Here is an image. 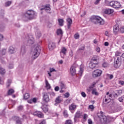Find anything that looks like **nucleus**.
Instances as JSON below:
<instances>
[{
	"instance_id": "nucleus-52",
	"label": "nucleus",
	"mask_w": 124,
	"mask_h": 124,
	"mask_svg": "<svg viewBox=\"0 0 124 124\" xmlns=\"http://www.w3.org/2000/svg\"><path fill=\"white\" fill-rule=\"evenodd\" d=\"M120 32L122 33H124V27H121L120 29Z\"/></svg>"
},
{
	"instance_id": "nucleus-62",
	"label": "nucleus",
	"mask_w": 124,
	"mask_h": 124,
	"mask_svg": "<svg viewBox=\"0 0 124 124\" xmlns=\"http://www.w3.org/2000/svg\"><path fill=\"white\" fill-rule=\"evenodd\" d=\"M46 124V121L43 120L40 124Z\"/></svg>"
},
{
	"instance_id": "nucleus-59",
	"label": "nucleus",
	"mask_w": 124,
	"mask_h": 124,
	"mask_svg": "<svg viewBox=\"0 0 124 124\" xmlns=\"http://www.w3.org/2000/svg\"><path fill=\"white\" fill-rule=\"evenodd\" d=\"M101 0H96L95 2H94V4L96 5V4H98V3H99V1H100Z\"/></svg>"
},
{
	"instance_id": "nucleus-54",
	"label": "nucleus",
	"mask_w": 124,
	"mask_h": 124,
	"mask_svg": "<svg viewBox=\"0 0 124 124\" xmlns=\"http://www.w3.org/2000/svg\"><path fill=\"white\" fill-rule=\"evenodd\" d=\"M81 95L82 96H83V97H86V96H87V94H86V93H85V92H82Z\"/></svg>"
},
{
	"instance_id": "nucleus-13",
	"label": "nucleus",
	"mask_w": 124,
	"mask_h": 124,
	"mask_svg": "<svg viewBox=\"0 0 124 124\" xmlns=\"http://www.w3.org/2000/svg\"><path fill=\"white\" fill-rule=\"evenodd\" d=\"M111 102V100H109L108 98L106 97V95L105 96L104 98L103 99V105H107V104H109Z\"/></svg>"
},
{
	"instance_id": "nucleus-51",
	"label": "nucleus",
	"mask_w": 124,
	"mask_h": 124,
	"mask_svg": "<svg viewBox=\"0 0 124 124\" xmlns=\"http://www.w3.org/2000/svg\"><path fill=\"white\" fill-rule=\"evenodd\" d=\"M32 102L34 103H36V102H37V98H33V99H32Z\"/></svg>"
},
{
	"instance_id": "nucleus-25",
	"label": "nucleus",
	"mask_w": 124,
	"mask_h": 124,
	"mask_svg": "<svg viewBox=\"0 0 124 124\" xmlns=\"http://www.w3.org/2000/svg\"><path fill=\"white\" fill-rule=\"evenodd\" d=\"M58 22L59 24V26L61 27H62L63 26V23H64V20L62 18L58 19Z\"/></svg>"
},
{
	"instance_id": "nucleus-48",
	"label": "nucleus",
	"mask_w": 124,
	"mask_h": 124,
	"mask_svg": "<svg viewBox=\"0 0 124 124\" xmlns=\"http://www.w3.org/2000/svg\"><path fill=\"white\" fill-rule=\"evenodd\" d=\"M69 95H70L69 93H66L64 94V96H65V97H66V98H68V97H69Z\"/></svg>"
},
{
	"instance_id": "nucleus-38",
	"label": "nucleus",
	"mask_w": 124,
	"mask_h": 124,
	"mask_svg": "<svg viewBox=\"0 0 124 124\" xmlns=\"http://www.w3.org/2000/svg\"><path fill=\"white\" fill-rule=\"evenodd\" d=\"M11 3H12V1H7L5 2V5L6 7L9 6L10 5V4H11Z\"/></svg>"
},
{
	"instance_id": "nucleus-9",
	"label": "nucleus",
	"mask_w": 124,
	"mask_h": 124,
	"mask_svg": "<svg viewBox=\"0 0 124 124\" xmlns=\"http://www.w3.org/2000/svg\"><path fill=\"white\" fill-rule=\"evenodd\" d=\"M81 118V112L80 111H78L75 115L74 118V123H76L78 121V119H80Z\"/></svg>"
},
{
	"instance_id": "nucleus-3",
	"label": "nucleus",
	"mask_w": 124,
	"mask_h": 124,
	"mask_svg": "<svg viewBox=\"0 0 124 124\" xmlns=\"http://www.w3.org/2000/svg\"><path fill=\"white\" fill-rule=\"evenodd\" d=\"M90 21L94 24H99V25H104V20L99 16H93L90 18Z\"/></svg>"
},
{
	"instance_id": "nucleus-41",
	"label": "nucleus",
	"mask_w": 124,
	"mask_h": 124,
	"mask_svg": "<svg viewBox=\"0 0 124 124\" xmlns=\"http://www.w3.org/2000/svg\"><path fill=\"white\" fill-rule=\"evenodd\" d=\"M24 109V107L23 106H19L17 108L18 111H22Z\"/></svg>"
},
{
	"instance_id": "nucleus-16",
	"label": "nucleus",
	"mask_w": 124,
	"mask_h": 124,
	"mask_svg": "<svg viewBox=\"0 0 124 124\" xmlns=\"http://www.w3.org/2000/svg\"><path fill=\"white\" fill-rule=\"evenodd\" d=\"M96 64H98V62H91L89 63V67L90 68L93 69V68H94V67H95V65H96Z\"/></svg>"
},
{
	"instance_id": "nucleus-53",
	"label": "nucleus",
	"mask_w": 124,
	"mask_h": 124,
	"mask_svg": "<svg viewBox=\"0 0 124 124\" xmlns=\"http://www.w3.org/2000/svg\"><path fill=\"white\" fill-rule=\"evenodd\" d=\"M94 86H93V85H92L91 86H90V87H89V92H90V91H92V90H93V88H94Z\"/></svg>"
},
{
	"instance_id": "nucleus-4",
	"label": "nucleus",
	"mask_w": 124,
	"mask_h": 124,
	"mask_svg": "<svg viewBox=\"0 0 124 124\" xmlns=\"http://www.w3.org/2000/svg\"><path fill=\"white\" fill-rule=\"evenodd\" d=\"M40 46H37L36 47H35L34 50L32 53L31 59L32 60H35V59H37L40 54Z\"/></svg>"
},
{
	"instance_id": "nucleus-15",
	"label": "nucleus",
	"mask_w": 124,
	"mask_h": 124,
	"mask_svg": "<svg viewBox=\"0 0 124 124\" xmlns=\"http://www.w3.org/2000/svg\"><path fill=\"white\" fill-rule=\"evenodd\" d=\"M70 72L72 76L76 74V69L74 66H72L70 69Z\"/></svg>"
},
{
	"instance_id": "nucleus-6",
	"label": "nucleus",
	"mask_w": 124,
	"mask_h": 124,
	"mask_svg": "<svg viewBox=\"0 0 124 124\" xmlns=\"http://www.w3.org/2000/svg\"><path fill=\"white\" fill-rule=\"evenodd\" d=\"M43 94V100L46 103H48L50 101V98H49V93L44 92Z\"/></svg>"
},
{
	"instance_id": "nucleus-1",
	"label": "nucleus",
	"mask_w": 124,
	"mask_h": 124,
	"mask_svg": "<svg viewBox=\"0 0 124 124\" xmlns=\"http://www.w3.org/2000/svg\"><path fill=\"white\" fill-rule=\"evenodd\" d=\"M35 12L32 10H29L27 11L23 16V20L25 22L29 21V20H32L34 19Z\"/></svg>"
},
{
	"instance_id": "nucleus-10",
	"label": "nucleus",
	"mask_w": 124,
	"mask_h": 124,
	"mask_svg": "<svg viewBox=\"0 0 124 124\" xmlns=\"http://www.w3.org/2000/svg\"><path fill=\"white\" fill-rule=\"evenodd\" d=\"M55 103L54 104L55 106H58V104L62 102V99L61 96H58L56 98L55 100Z\"/></svg>"
},
{
	"instance_id": "nucleus-63",
	"label": "nucleus",
	"mask_w": 124,
	"mask_h": 124,
	"mask_svg": "<svg viewBox=\"0 0 124 124\" xmlns=\"http://www.w3.org/2000/svg\"><path fill=\"white\" fill-rule=\"evenodd\" d=\"M88 124H93V121H92V119L88 120Z\"/></svg>"
},
{
	"instance_id": "nucleus-61",
	"label": "nucleus",
	"mask_w": 124,
	"mask_h": 124,
	"mask_svg": "<svg viewBox=\"0 0 124 124\" xmlns=\"http://www.w3.org/2000/svg\"><path fill=\"white\" fill-rule=\"evenodd\" d=\"M89 108L90 109H94V107H93V105H90Z\"/></svg>"
},
{
	"instance_id": "nucleus-8",
	"label": "nucleus",
	"mask_w": 124,
	"mask_h": 124,
	"mask_svg": "<svg viewBox=\"0 0 124 124\" xmlns=\"http://www.w3.org/2000/svg\"><path fill=\"white\" fill-rule=\"evenodd\" d=\"M100 121L101 124H108V123H110V120L109 119L106 117L105 115H102L100 117Z\"/></svg>"
},
{
	"instance_id": "nucleus-33",
	"label": "nucleus",
	"mask_w": 124,
	"mask_h": 124,
	"mask_svg": "<svg viewBox=\"0 0 124 124\" xmlns=\"http://www.w3.org/2000/svg\"><path fill=\"white\" fill-rule=\"evenodd\" d=\"M30 94L26 93L24 95V99H28V98H30Z\"/></svg>"
},
{
	"instance_id": "nucleus-55",
	"label": "nucleus",
	"mask_w": 124,
	"mask_h": 124,
	"mask_svg": "<svg viewBox=\"0 0 124 124\" xmlns=\"http://www.w3.org/2000/svg\"><path fill=\"white\" fill-rule=\"evenodd\" d=\"M8 67H9V68H10V69H12V68H13V67H14L13 64H10L9 65Z\"/></svg>"
},
{
	"instance_id": "nucleus-7",
	"label": "nucleus",
	"mask_w": 124,
	"mask_h": 124,
	"mask_svg": "<svg viewBox=\"0 0 124 124\" xmlns=\"http://www.w3.org/2000/svg\"><path fill=\"white\" fill-rule=\"evenodd\" d=\"M28 40H27V46H31V45H32L33 43H34V39L32 35H29L27 36Z\"/></svg>"
},
{
	"instance_id": "nucleus-56",
	"label": "nucleus",
	"mask_w": 124,
	"mask_h": 124,
	"mask_svg": "<svg viewBox=\"0 0 124 124\" xmlns=\"http://www.w3.org/2000/svg\"><path fill=\"white\" fill-rule=\"evenodd\" d=\"M60 55H61V58L63 59V58H64V56H65L66 54H64L63 53L60 52Z\"/></svg>"
},
{
	"instance_id": "nucleus-46",
	"label": "nucleus",
	"mask_w": 124,
	"mask_h": 124,
	"mask_svg": "<svg viewBox=\"0 0 124 124\" xmlns=\"http://www.w3.org/2000/svg\"><path fill=\"white\" fill-rule=\"evenodd\" d=\"M92 62H97V59L93 57L92 59Z\"/></svg>"
},
{
	"instance_id": "nucleus-44",
	"label": "nucleus",
	"mask_w": 124,
	"mask_h": 124,
	"mask_svg": "<svg viewBox=\"0 0 124 124\" xmlns=\"http://www.w3.org/2000/svg\"><path fill=\"white\" fill-rule=\"evenodd\" d=\"M115 4V1H111L109 2V6L111 7H114V4Z\"/></svg>"
},
{
	"instance_id": "nucleus-45",
	"label": "nucleus",
	"mask_w": 124,
	"mask_h": 124,
	"mask_svg": "<svg viewBox=\"0 0 124 124\" xmlns=\"http://www.w3.org/2000/svg\"><path fill=\"white\" fill-rule=\"evenodd\" d=\"M118 84L119 85H121V86H124V80H119V81H118Z\"/></svg>"
},
{
	"instance_id": "nucleus-31",
	"label": "nucleus",
	"mask_w": 124,
	"mask_h": 124,
	"mask_svg": "<svg viewBox=\"0 0 124 124\" xmlns=\"http://www.w3.org/2000/svg\"><path fill=\"white\" fill-rule=\"evenodd\" d=\"M4 73H5L4 69L0 65V74H4Z\"/></svg>"
},
{
	"instance_id": "nucleus-27",
	"label": "nucleus",
	"mask_w": 124,
	"mask_h": 124,
	"mask_svg": "<svg viewBox=\"0 0 124 124\" xmlns=\"http://www.w3.org/2000/svg\"><path fill=\"white\" fill-rule=\"evenodd\" d=\"M6 54V49H2L0 51V55H1L2 56H4Z\"/></svg>"
},
{
	"instance_id": "nucleus-17",
	"label": "nucleus",
	"mask_w": 124,
	"mask_h": 124,
	"mask_svg": "<svg viewBox=\"0 0 124 124\" xmlns=\"http://www.w3.org/2000/svg\"><path fill=\"white\" fill-rule=\"evenodd\" d=\"M114 12V10L112 9H106L104 11V13L105 14H112Z\"/></svg>"
},
{
	"instance_id": "nucleus-14",
	"label": "nucleus",
	"mask_w": 124,
	"mask_h": 124,
	"mask_svg": "<svg viewBox=\"0 0 124 124\" xmlns=\"http://www.w3.org/2000/svg\"><path fill=\"white\" fill-rule=\"evenodd\" d=\"M119 24H117L113 27V33L114 34H118V32H119Z\"/></svg>"
},
{
	"instance_id": "nucleus-35",
	"label": "nucleus",
	"mask_w": 124,
	"mask_h": 124,
	"mask_svg": "<svg viewBox=\"0 0 124 124\" xmlns=\"http://www.w3.org/2000/svg\"><path fill=\"white\" fill-rule=\"evenodd\" d=\"M19 117L18 116H14L12 117L11 120H12V121H16L17 120V119H19Z\"/></svg>"
},
{
	"instance_id": "nucleus-42",
	"label": "nucleus",
	"mask_w": 124,
	"mask_h": 124,
	"mask_svg": "<svg viewBox=\"0 0 124 124\" xmlns=\"http://www.w3.org/2000/svg\"><path fill=\"white\" fill-rule=\"evenodd\" d=\"M16 124H22V121H21V119L20 117L16 121Z\"/></svg>"
},
{
	"instance_id": "nucleus-26",
	"label": "nucleus",
	"mask_w": 124,
	"mask_h": 124,
	"mask_svg": "<svg viewBox=\"0 0 124 124\" xmlns=\"http://www.w3.org/2000/svg\"><path fill=\"white\" fill-rule=\"evenodd\" d=\"M66 51H67V49L65 47H62L60 53H62L64 55H66Z\"/></svg>"
},
{
	"instance_id": "nucleus-49",
	"label": "nucleus",
	"mask_w": 124,
	"mask_h": 124,
	"mask_svg": "<svg viewBox=\"0 0 124 124\" xmlns=\"http://www.w3.org/2000/svg\"><path fill=\"white\" fill-rule=\"evenodd\" d=\"M35 34L37 37H40L41 36V33L40 32H36Z\"/></svg>"
},
{
	"instance_id": "nucleus-60",
	"label": "nucleus",
	"mask_w": 124,
	"mask_h": 124,
	"mask_svg": "<svg viewBox=\"0 0 124 124\" xmlns=\"http://www.w3.org/2000/svg\"><path fill=\"white\" fill-rule=\"evenodd\" d=\"M87 118H88V115H87L86 114H84L83 116L84 120H86Z\"/></svg>"
},
{
	"instance_id": "nucleus-57",
	"label": "nucleus",
	"mask_w": 124,
	"mask_h": 124,
	"mask_svg": "<svg viewBox=\"0 0 124 124\" xmlns=\"http://www.w3.org/2000/svg\"><path fill=\"white\" fill-rule=\"evenodd\" d=\"M50 73L54 72V71H56V70L54 68H50Z\"/></svg>"
},
{
	"instance_id": "nucleus-37",
	"label": "nucleus",
	"mask_w": 124,
	"mask_h": 124,
	"mask_svg": "<svg viewBox=\"0 0 124 124\" xmlns=\"http://www.w3.org/2000/svg\"><path fill=\"white\" fill-rule=\"evenodd\" d=\"M60 86L61 89H64L65 88V85L64 84V83H63L62 81H61L60 82Z\"/></svg>"
},
{
	"instance_id": "nucleus-23",
	"label": "nucleus",
	"mask_w": 124,
	"mask_h": 124,
	"mask_svg": "<svg viewBox=\"0 0 124 124\" xmlns=\"http://www.w3.org/2000/svg\"><path fill=\"white\" fill-rule=\"evenodd\" d=\"M120 7L121 3L117 1H115L113 8H120Z\"/></svg>"
},
{
	"instance_id": "nucleus-58",
	"label": "nucleus",
	"mask_w": 124,
	"mask_h": 124,
	"mask_svg": "<svg viewBox=\"0 0 124 124\" xmlns=\"http://www.w3.org/2000/svg\"><path fill=\"white\" fill-rule=\"evenodd\" d=\"M50 95H51V96H55V95H56V93L54 92H51L50 93Z\"/></svg>"
},
{
	"instance_id": "nucleus-11",
	"label": "nucleus",
	"mask_w": 124,
	"mask_h": 124,
	"mask_svg": "<svg viewBox=\"0 0 124 124\" xmlns=\"http://www.w3.org/2000/svg\"><path fill=\"white\" fill-rule=\"evenodd\" d=\"M34 116H36L38 118H44V114L40 111H36L33 112Z\"/></svg>"
},
{
	"instance_id": "nucleus-30",
	"label": "nucleus",
	"mask_w": 124,
	"mask_h": 124,
	"mask_svg": "<svg viewBox=\"0 0 124 124\" xmlns=\"http://www.w3.org/2000/svg\"><path fill=\"white\" fill-rule=\"evenodd\" d=\"M21 54H25L26 53V46H23L21 47Z\"/></svg>"
},
{
	"instance_id": "nucleus-29",
	"label": "nucleus",
	"mask_w": 124,
	"mask_h": 124,
	"mask_svg": "<svg viewBox=\"0 0 124 124\" xmlns=\"http://www.w3.org/2000/svg\"><path fill=\"white\" fill-rule=\"evenodd\" d=\"M102 67L104 68H107L109 67V64L107 62H104L102 64Z\"/></svg>"
},
{
	"instance_id": "nucleus-21",
	"label": "nucleus",
	"mask_w": 124,
	"mask_h": 124,
	"mask_svg": "<svg viewBox=\"0 0 124 124\" xmlns=\"http://www.w3.org/2000/svg\"><path fill=\"white\" fill-rule=\"evenodd\" d=\"M44 113H47L48 110V106L47 105H44L41 107Z\"/></svg>"
},
{
	"instance_id": "nucleus-36",
	"label": "nucleus",
	"mask_w": 124,
	"mask_h": 124,
	"mask_svg": "<svg viewBox=\"0 0 124 124\" xmlns=\"http://www.w3.org/2000/svg\"><path fill=\"white\" fill-rule=\"evenodd\" d=\"M65 124H73V123L72 122V120H67L65 121Z\"/></svg>"
},
{
	"instance_id": "nucleus-2",
	"label": "nucleus",
	"mask_w": 124,
	"mask_h": 124,
	"mask_svg": "<svg viewBox=\"0 0 124 124\" xmlns=\"http://www.w3.org/2000/svg\"><path fill=\"white\" fill-rule=\"evenodd\" d=\"M121 52L117 51L115 53L116 58H115L114 65L115 68H119L121 66V61H122V57L120 56Z\"/></svg>"
},
{
	"instance_id": "nucleus-22",
	"label": "nucleus",
	"mask_w": 124,
	"mask_h": 124,
	"mask_svg": "<svg viewBox=\"0 0 124 124\" xmlns=\"http://www.w3.org/2000/svg\"><path fill=\"white\" fill-rule=\"evenodd\" d=\"M67 22L68 23L67 24V27L68 30L70 29V27H71V25H72V19L71 18H67Z\"/></svg>"
},
{
	"instance_id": "nucleus-28",
	"label": "nucleus",
	"mask_w": 124,
	"mask_h": 124,
	"mask_svg": "<svg viewBox=\"0 0 124 124\" xmlns=\"http://www.w3.org/2000/svg\"><path fill=\"white\" fill-rule=\"evenodd\" d=\"M15 92L14 90L13 89H10L8 91L7 95H11L13 94V93Z\"/></svg>"
},
{
	"instance_id": "nucleus-32",
	"label": "nucleus",
	"mask_w": 124,
	"mask_h": 124,
	"mask_svg": "<svg viewBox=\"0 0 124 124\" xmlns=\"http://www.w3.org/2000/svg\"><path fill=\"white\" fill-rule=\"evenodd\" d=\"M92 94H95V95H98V93L96 92V89H93L92 92Z\"/></svg>"
},
{
	"instance_id": "nucleus-18",
	"label": "nucleus",
	"mask_w": 124,
	"mask_h": 124,
	"mask_svg": "<svg viewBox=\"0 0 124 124\" xmlns=\"http://www.w3.org/2000/svg\"><path fill=\"white\" fill-rule=\"evenodd\" d=\"M76 107H77L76 105H75L74 103H72L71 105L69 106V109L70 111H74V110L76 109Z\"/></svg>"
},
{
	"instance_id": "nucleus-47",
	"label": "nucleus",
	"mask_w": 124,
	"mask_h": 124,
	"mask_svg": "<svg viewBox=\"0 0 124 124\" xmlns=\"http://www.w3.org/2000/svg\"><path fill=\"white\" fill-rule=\"evenodd\" d=\"M79 74L80 76H82V75L83 74V68H80L79 71Z\"/></svg>"
},
{
	"instance_id": "nucleus-40",
	"label": "nucleus",
	"mask_w": 124,
	"mask_h": 124,
	"mask_svg": "<svg viewBox=\"0 0 124 124\" xmlns=\"http://www.w3.org/2000/svg\"><path fill=\"white\" fill-rule=\"evenodd\" d=\"M46 85L47 89H50L51 86H50V84H49V82H48V81L47 80L46 81Z\"/></svg>"
},
{
	"instance_id": "nucleus-39",
	"label": "nucleus",
	"mask_w": 124,
	"mask_h": 124,
	"mask_svg": "<svg viewBox=\"0 0 124 124\" xmlns=\"http://www.w3.org/2000/svg\"><path fill=\"white\" fill-rule=\"evenodd\" d=\"M74 37L75 39H79V37H80V35H79V34L77 33L74 35Z\"/></svg>"
},
{
	"instance_id": "nucleus-24",
	"label": "nucleus",
	"mask_w": 124,
	"mask_h": 124,
	"mask_svg": "<svg viewBox=\"0 0 124 124\" xmlns=\"http://www.w3.org/2000/svg\"><path fill=\"white\" fill-rule=\"evenodd\" d=\"M56 33L57 35H60L61 37H62V34H63V32H62V30L61 29H58L57 30Z\"/></svg>"
},
{
	"instance_id": "nucleus-20",
	"label": "nucleus",
	"mask_w": 124,
	"mask_h": 124,
	"mask_svg": "<svg viewBox=\"0 0 124 124\" xmlns=\"http://www.w3.org/2000/svg\"><path fill=\"white\" fill-rule=\"evenodd\" d=\"M8 51L10 54H14V53L16 52V50H15V48L12 46L9 47Z\"/></svg>"
},
{
	"instance_id": "nucleus-43",
	"label": "nucleus",
	"mask_w": 124,
	"mask_h": 124,
	"mask_svg": "<svg viewBox=\"0 0 124 124\" xmlns=\"http://www.w3.org/2000/svg\"><path fill=\"white\" fill-rule=\"evenodd\" d=\"M106 98L111 101V100H112V94H110L109 95L106 96Z\"/></svg>"
},
{
	"instance_id": "nucleus-19",
	"label": "nucleus",
	"mask_w": 124,
	"mask_h": 124,
	"mask_svg": "<svg viewBox=\"0 0 124 124\" xmlns=\"http://www.w3.org/2000/svg\"><path fill=\"white\" fill-rule=\"evenodd\" d=\"M43 7H45V11H51V5L49 4L43 6Z\"/></svg>"
},
{
	"instance_id": "nucleus-50",
	"label": "nucleus",
	"mask_w": 124,
	"mask_h": 124,
	"mask_svg": "<svg viewBox=\"0 0 124 124\" xmlns=\"http://www.w3.org/2000/svg\"><path fill=\"white\" fill-rule=\"evenodd\" d=\"M69 56H70V57H73V50H70Z\"/></svg>"
},
{
	"instance_id": "nucleus-5",
	"label": "nucleus",
	"mask_w": 124,
	"mask_h": 124,
	"mask_svg": "<svg viewBox=\"0 0 124 124\" xmlns=\"http://www.w3.org/2000/svg\"><path fill=\"white\" fill-rule=\"evenodd\" d=\"M102 74V71L99 69H96L93 72V78H96V77H99L101 76Z\"/></svg>"
},
{
	"instance_id": "nucleus-12",
	"label": "nucleus",
	"mask_w": 124,
	"mask_h": 124,
	"mask_svg": "<svg viewBox=\"0 0 124 124\" xmlns=\"http://www.w3.org/2000/svg\"><path fill=\"white\" fill-rule=\"evenodd\" d=\"M56 48V44L54 42H50L48 44V48L50 51H52Z\"/></svg>"
},
{
	"instance_id": "nucleus-64",
	"label": "nucleus",
	"mask_w": 124,
	"mask_h": 124,
	"mask_svg": "<svg viewBox=\"0 0 124 124\" xmlns=\"http://www.w3.org/2000/svg\"><path fill=\"white\" fill-rule=\"evenodd\" d=\"M96 51L98 52V53H99V52H100V48L98 47H96Z\"/></svg>"
},
{
	"instance_id": "nucleus-34",
	"label": "nucleus",
	"mask_w": 124,
	"mask_h": 124,
	"mask_svg": "<svg viewBox=\"0 0 124 124\" xmlns=\"http://www.w3.org/2000/svg\"><path fill=\"white\" fill-rule=\"evenodd\" d=\"M63 115L65 118H67L68 117V113H67V110H64L63 112Z\"/></svg>"
}]
</instances>
